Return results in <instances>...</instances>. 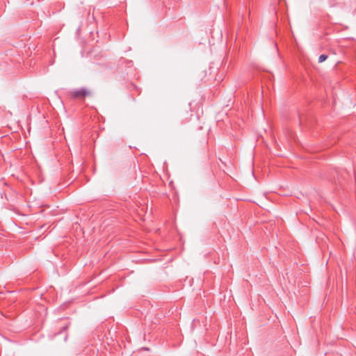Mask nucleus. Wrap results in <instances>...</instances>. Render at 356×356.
I'll return each mask as SVG.
<instances>
[{
  "label": "nucleus",
  "instance_id": "1",
  "mask_svg": "<svg viewBox=\"0 0 356 356\" xmlns=\"http://www.w3.org/2000/svg\"><path fill=\"white\" fill-rule=\"evenodd\" d=\"M69 93L70 97L74 99L84 98L90 95V92L84 88L70 90Z\"/></svg>",
  "mask_w": 356,
  "mask_h": 356
},
{
  "label": "nucleus",
  "instance_id": "2",
  "mask_svg": "<svg viewBox=\"0 0 356 356\" xmlns=\"http://www.w3.org/2000/svg\"><path fill=\"white\" fill-rule=\"evenodd\" d=\"M327 58V55H325V54H321V55H320V56L318 57V62H319V63H323V62H324Z\"/></svg>",
  "mask_w": 356,
  "mask_h": 356
},
{
  "label": "nucleus",
  "instance_id": "3",
  "mask_svg": "<svg viewBox=\"0 0 356 356\" xmlns=\"http://www.w3.org/2000/svg\"><path fill=\"white\" fill-rule=\"evenodd\" d=\"M67 327H68L67 325L64 326V327H63V329H62V332H63V331H65V330H67Z\"/></svg>",
  "mask_w": 356,
  "mask_h": 356
}]
</instances>
